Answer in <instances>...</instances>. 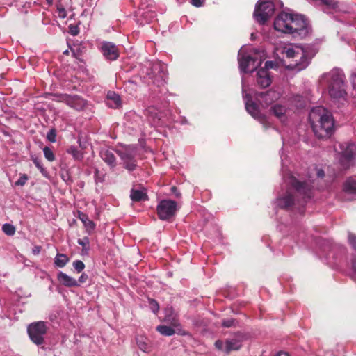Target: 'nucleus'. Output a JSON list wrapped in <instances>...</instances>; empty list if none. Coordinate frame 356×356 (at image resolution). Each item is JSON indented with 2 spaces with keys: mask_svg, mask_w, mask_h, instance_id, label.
Listing matches in <instances>:
<instances>
[{
  "mask_svg": "<svg viewBox=\"0 0 356 356\" xmlns=\"http://www.w3.org/2000/svg\"><path fill=\"white\" fill-rule=\"evenodd\" d=\"M100 156L102 160L106 163L111 168H114L116 166V158L111 150H102L100 152Z\"/></svg>",
  "mask_w": 356,
  "mask_h": 356,
  "instance_id": "obj_27",
  "label": "nucleus"
},
{
  "mask_svg": "<svg viewBox=\"0 0 356 356\" xmlns=\"http://www.w3.org/2000/svg\"><path fill=\"white\" fill-rule=\"evenodd\" d=\"M61 179L67 184L70 185L73 182V179L68 170L61 171L60 173Z\"/></svg>",
  "mask_w": 356,
  "mask_h": 356,
  "instance_id": "obj_36",
  "label": "nucleus"
},
{
  "mask_svg": "<svg viewBox=\"0 0 356 356\" xmlns=\"http://www.w3.org/2000/svg\"><path fill=\"white\" fill-rule=\"evenodd\" d=\"M137 345L138 346V348L144 351V352H147V344L144 341H137Z\"/></svg>",
  "mask_w": 356,
  "mask_h": 356,
  "instance_id": "obj_53",
  "label": "nucleus"
},
{
  "mask_svg": "<svg viewBox=\"0 0 356 356\" xmlns=\"http://www.w3.org/2000/svg\"><path fill=\"white\" fill-rule=\"evenodd\" d=\"M190 3L196 8H200L204 5L205 0H191Z\"/></svg>",
  "mask_w": 356,
  "mask_h": 356,
  "instance_id": "obj_47",
  "label": "nucleus"
},
{
  "mask_svg": "<svg viewBox=\"0 0 356 356\" xmlns=\"http://www.w3.org/2000/svg\"><path fill=\"white\" fill-rule=\"evenodd\" d=\"M234 320L232 318L223 320L222 325L225 327H231L234 325Z\"/></svg>",
  "mask_w": 356,
  "mask_h": 356,
  "instance_id": "obj_48",
  "label": "nucleus"
},
{
  "mask_svg": "<svg viewBox=\"0 0 356 356\" xmlns=\"http://www.w3.org/2000/svg\"><path fill=\"white\" fill-rule=\"evenodd\" d=\"M280 97L281 93L273 88L266 92H257L256 94L257 99L262 106H268L279 99Z\"/></svg>",
  "mask_w": 356,
  "mask_h": 356,
  "instance_id": "obj_14",
  "label": "nucleus"
},
{
  "mask_svg": "<svg viewBox=\"0 0 356 356\" xmlns=\"http://www.w3.org/2000/svg\"><path fill=\"white\" fill-rule=\"evenodd\" d=\"M328 84L330 96L333 99H339L346 95L345 89V74L342 70L338 67L333 68L328 73L322 76Z\"/></svg>",
  "mask_w": 356,
  "mask_h": 356,
  "instance_id": "obj_6",
  "label": "nucleus"
},
{
  "mask_svg": "<svg viewBox=\"0 0 356 356\" xmlns=\"http://www.w3.org/2000/svg\"><path fill=\"white\" fill-rule=\"evenodd\" d=\"M283 6L280 0H259L253 13L254 20L259 24H264L273 16L275 11Z\"/></svg>",
  "mask_w": 356,
  "mask_h": 356,
  "instance_id": "obj_7",
  "label": "nucleus"
},
{
  "mask_svg": "<svg viewBox=\"0 0 356 356\" xmlns=\"http://www.w3.org/2000/svg\"><path fill=\"white\" fill-rule=\"evenodd\" d=\"M309 120L315 136L319 138L330 137L334 132V120L330 111L322 106L312 108Z\"/></svg>",
  "mask_w": 356,
  "mask_h": 356,
  "instance_id": "obj_3",
  "label": "nucleus"
},
{
  "mask_svg": "<svg viewBox=\"0 0 356 356\" xmlns=\"http://www.w3.org/2000/svg\"><path fill=\"white\" fill-rule=\"evenodd\" d=\"M31 160L33 161V163L37 167V168L42 173V175L45 177H49V172L43 167L41 160L39 159L37 156L33 155L31 156Z\"/></svg>",
  "mask_w": 356,
  "mask_h": 356,
  "instance_id": "obj_32",
  "label": "nucleus"
},
{
  "mask_svg": "<svg viewBox=\"0 0 356 356\" xmlns=\"http://www.w3.org/2000/svg\"><path fill=\"white\" fill-rule=\"evenodd\" d=\"M273 26L277 31L291 34L293 38H304L310 31L305 16L292 12L279 13L274 20Z\"/></svg>",
  "mask_w": 356,
  "mask_h": 356,
  "instance_id": "obj_2",
  "label": "nucleus"
},
{
  "mask_svg": "<svg viewBox=\"0 0 356 356\" xmlns=\"http://www.w3.org/2000/svg\"><path fill=\"white\" fill-rule=\"evenodd\" d=\"M89 250H90V247H85V248H82V250H81V254L82 255H88V252H89Z\"/></svg>",
  "mask_w": 356,
  "mask_h": 356,
  "instance_id": "obj_57",
  "label": "nucleus"
},
{
  "mask_svg": "<svg viewBox=\"0 0 356 356\" xmlns=\"http://www.w3.org/2000/svg\"><path fill=\"white\" fill-rule=\"evenodd\" d=\"M28 180V176L26 174H23L20 176L18 180L15 182L16 186H24Z\"/></svg>",
  "mask_w": 356,
  "mask_h": 356,
  "instance_id": "obj_46",
  "label": "nucleus"
},
{
  "mask_svg": "<svg viewBox=\"0 0 356 356\" xmlns=\"http://www.w3.org/2000/svg\"><path fill=\"white\" fill-rule=\"evenodd\" d=\"M242 93L247 112L254 119L262 123L266 128H267L268 126L266 125L265 115L261 113L258 105L252 100L251 95L245 92L243 86V77H242Z\"/></svg>",
  "mask_w": 356,
  "mask_h": 356,
  "instance_id": "obj_12",
  "label": "nucleus"
},
{
  "mask_svg": "<svg viewBox=\"0 0 356 356\" xmlns=\"http://www.w3.org/2000/svg\"><path fill=\"white\" fill-rule=\"evenodd\" d=\"M88 279V275L85 273H83L78 280V283H85Z\"/></svg>",
  "mask_w": 356,
  "mask_h": 356,
  "instance_id": "obj_54",
  "label": "nucleus"
},
{
  "mask_svg": "<svg viewBox=\"0 0 356 356\" xmlns=\"http://www.w3.org/2000/svg\"><path fill=\"white\" fill-rule=\"evenodd\" d=\"M95 179V181L97 182H104L105 180V177L106 175V173L104 170H99L97 168L95 169L94 172Z\"/></svg>",
  "mask_w": 356,
  "mask_h": 356,
  "instance_id": "obj_34",
  "label": "nucleus"
},
{
  "mask_svg": "<svg viewBox=\"0 0 356 356\" xmlns=\"http://www.w3.org/2000/svg\"><path fill=\"white\" fill-rule=\"evenodd\" d=\"M276 356H289V355L286 352L280 351L277 353Z\"/></svg>",
  "mask_w": 356,
  "mask_h": 356,
  "instance_id": "obj_60",
  "label": "nucleus"
},
{
  "mask_svg": "<svg viewBox=\"0 0 356 356\" xmlns=\"http://www.w3.org/2000/svg\"><path fill=\"white\" fill-rule=\"evenodd\" d=\"M77 243L82 248L90 247V239L88 236H85L82 239H78Z\"/></svg>",
  "mask_w": 356,
  "mask_h": 356,
  "instance_id": "obj_45",
  "label": "nucleus"
},
{
  "mask_svg": "<svg viewBox=\"0 0 356 356\" xmlns=\"http://www.w3.org/2000/svg\"><path fill=\"white\" fill-rule=\"evenodd\" d=\"M263 241H265L268 243L267 245L270 248V250L274 252V246H273V241L268 237V236H264L262 238Z\"/></svg>",
  "mask_w": 356,
  "mask_h": 356,
  "instance_id": "obj_52",
  "label": "nucleus"
},
{
  "mask_svg": "<svg viewBox=\"0 0 356 356\" xmlns=\"http://www.w3.org/2000/svg\"><path fill=\"white\" fill-rule=\"evenodd\" d=\"M278 68V64L275 61L267 60L265 63V66L263 69L268 71L270 69L277 70Z\"/></svg>",
  "mask_w": 356,
  "mask_h": 356,
  "instance_id": "obj_43",
  "label": "nucleus"
},
{
  "mask_svg": "<svg viewBox=\"0 0 356 356\" xmlns=\"http://www.w3.org/2000/svg\"><path fill=\"white\" fill-rule=\"evenodd\" d=\"M215 347L218 349V350H225V344L224 343V342L221 340H217L216 342H215Z\"/></svg>",
  "mask_w": 356,
  "mask_h": 356,
  "instance_id": "obj_50",
  "label": "nucleus"
},
{
  "mask_svg": "<svg viewBox=\"0 0 356 356\" xmlns=\"http://www.w3.org/2000/svg\"><path fill=\"white\" fill-rule=\"evenodd\" d=\"M117 154L122 161L134 160L136 156V148L127 147L124 150H118Z\"/></svg>",
  "mask_w": 356,
  "mask_h": 356,
  "instance_id": "obj_26",
  "label": "nucleus"
},
{
  "mask_svg": "<svg viewBox=\"0 0 356 356\" xmlns=\"http://www.w3.org/2000/svg\"><path fill=\"white\" fill-rule=\"evenodd\" d=\"M41 249H42V247L40 246V245H35L33 249H32V253L34 254V255H37L38 254L40 251H41Z\"/></svg>",
  "mask_w": 356,
  "mask_h": 356,
  "instance_id": "obj_55",
  "label": "nucleus"
},
{
  "mask_svg": "<svg viewBox=\"0 0 356 356\" xmlns=\"http://www.w3.org/2000/svg\"><path fill=\"white\" fill-rule=\"evenodd\" d=\"M199 212L200 215L203 218L204 223L209 222L213 218L212 215L207 212L204 209H201Z\"/></svg>",
  "mask_w": 356,
  "mask_h": 356,
  "instance_id": "obj_39",
  "label": "nucleus"
},
{
  "mask_svg": "<svg viewBox=\"0 0 356 356\" xmlns=\"http://www.w3.org/2000/svg\"><path fill=\"white\" fill-rule=\"evenodd\" d=\"M130 198L133 202H139L148 200L146 189L143 188L141 190L132 188L130 191Z\"/></svg>",
  "mask_w": 356,
  "mask_h": 356,
  "instance_id": "obj_25",
  "label": "nucleus"
},
{
  "mask_svg": "<svg viewBox=\"0 0 356 356\" xmlns=\"http://www.w3.org/2000/svg\"><path fill=\"white\" fill-rule=\"evenodd\" d=\"M77 213H78V215L76 217L79 219H80L81 220V222H83V224L86 228V232L89 235L91 234L95 229V226H96L95 223L92 220H90L88 218V216L86 213H85L82 211H78Z\"/></svg>",
  "mask_w": 356,
  "mask_h": 356,
  "instance_id": "obj_23",
  "label": "nucleus"
},
{
  "mask_svg": "<svg viewBox=\"0 0 356 356\" xmlns=\"http://www.w3.org/2000/svg\"><path fill=\"white\" fill-rule=\"evenodd\" d=\"M69 260L66 254L58 253L54 259V264L58 268H63L68 263Z\"/></svg>",
  "mask_w": 356,
  "mask_h": 356,
  "instance_id": "obj_30",
  "label": "nucleus"
},
{
  "mask_svg": "<svg viewBox=\"0 0 356 356\" xmlns=\"http://www.w3.org/2000/svg\"><path fill=\"white\" fill-rule=\"evenodd\" d=\"M48 327L44 321L34 322L29 325L27 332L31 341L37 346L44 344V336L47 334Z\"/></svg>",
  "mask_w": 356,
  "mask_h": 356,
  "instance_id": "obj_11",
  "label": "nucleus"
},
{
  "mask_svg": "<svg viewBox=\"0 0 356 356\" xmlns=\"http://www.w3.org/2000/svg\"><path fill=\"white\" fill-rule=\"evenodd\" d=\"M245 339V335L243 333L238 332L234 338L227 339L225 341L226 353H229L232 350H238L242 346V342Z\"/></svg>",
  "mask_w": 356,
  "mask_h": 356,
  "instance_id": "obj_17",
  "label": "nucleus"
},
{
  "mask_svg": "<svg viewBox=\"0 0 356 356\" xmlns=\"http://www.w3.org/2000/svg\"><path fill=\"white\" fill-rule=\"evenodd\" d=\"M51 95L58 99V101L65 102L67 105L70 106H73L74 102L79 99V97L78 95H70L67 94H60V93H54Z\"/></svg>",
  "mask_w": 356,
  "mask_h": 356,
  "instance_id": "obj_28",
  "label": "nucleus"
},
{
  "mask_svg": "<svg viewBox=\"0 0 356 356\" xmlns=\"http://www.w3.org/2000/svg\"><path fill=\"white\" fill-rule=\"evenodd\" d=\"M72 266L78 273L82 272L85 268V264L81 260L74 261L72 264Z\"/></svg>",
  "mask_w": 356,
  "mask_h": 356,
  "instance_id": "obj_38",
  "label": "nucleus"
},
{
  "mask_svg": "<svg viewBox=\"0 0 356 356\" xmlns=\"http://www.w3.org/2000/svg\"><path fill=\"white\" fill-rule=\"evenodd\" d=\"M280 154L282 177L288 188L275 199L273 204L276 209L284 210L291 216L289 222L281 220L277 225V228L283 234L279 250L282 254L290 256L295 247L306 246L311 238L297 222L300 217L304 216L306 204L314 196V177L323 179L325 172L323 169L315 167L309 172L307 179H298L285 169L286 156L284 155L283 149Z\"/></svg>",
  "mask_w": 356,
  "mask_h": 356,
  "instance_id": "obj_1",
  "label": "nucleus"
},
{
  "mask_svg": "<svg viewBox=\"0 0 356 356\" xmlns=\"http://www.w3.org/2000/svg\"><path fill=\"white\" fill-rule=\"evenodd\" d=\"M238 61L239 70L242 74L254 72L262 63L258 56H251L244 52L242 48L238 51Z\"/></svg>",
  "mask_w": 356,
  "mask_h": 356,
  "instance_id": "obj_9",
  "label": "nucleus"
},
{
  "mask_svg": "<svg viewBox=\"0 0 356 356\" xmlns=\"http://www.w3.org/2000/svg\"><path fill=\"white\" fill-rule=\"evenodd\" d=\"M350 81L353 84V86L354 88L356 87V74H352Z\"/></svg>",
  "mask_w": 356,
  "mask_h": 356,
  "instance_id": "obj_56",
  "label": "nucleus"
},
{
  "mask_svg": "<svg viewBox=\"0 0 356 356\" xmlns=\"http://www.w3.org/2000/svg\"><path fill=\"white\" fill-rule=\"evenodd\" d=\"M76 224V220L75 219H73L72 221L70 223V226H73Z\"/></svg>",
  "mask_w": 356,
  "mask_h": 356,
  "instance_id": "obj_64",
  "label": "nucleus"
},
{
  "mask_svg": "<svg viewBox=\"0 0 356 356\" xmlns=\"http://www.w3.org/2000/svg\"><path fill=\"white\" fill-rule=\"evenodd\" d=\"M351 268L353 270V277L356 280V257L351 260Z\"/></svg>",
  "mask_w": 356,
  "mask_h": 356,
  "instance_id": "obj_49",
  "label": "nucleus"
},
{
  "mask_svg": "<svg viewBox=\"0 0 356 356\" xmlns=\"http://www.w3.org/2000/svg\"><path fill=\"white\" fill-rule=\"evenodd\" d=\"M164 318L163 321L169 323L173 327L178 326V318L177 314L174 312L172 307H168L164 310Z\"/></svg>",
  "mask_w": 356,
  "mask_h": 356,
  "instance_id": "obj_24",
  "label": "nucleus"
},
{
  "mask_svg": "<svg viewBox=\"0 0 356 356\" xmlns=\"http://www.w3.org/2000/svg\"><path fill=\"white\" fill-rule=\"evenodd\" d=\"M100 50L104 57L107 60H116L120 56L118 47L111 42H102L101 43Z\"/></svg>",
  "mask_w": 356,
  "mask_h": 356,
  "instance_id": "obj_15",
  "label": "nucleus"
},
{
  "mask_svg": "<svg viewBox=\"0 0 356 356\" xmlns=\"http://www.w3.org/2000/svg\"><path fill=\"white\" fill-rule=\"evenodd\" d=\"M177 209V202L170 199L159 201L156 207V213L161 220L170 221L175 218Z\"/></svg>",
  "mask_w": 356,
  "mask_h": 356,
  "instance_id": "obj_10",
  "label": "nucleus"
},
{
  "mask_svg": "<svg viewBox=\"0 0 356 356\" xmlns=\"http://www.w3.org/2000/svg\"><path fill=\"white\" fill-rule=\"evenodd\" d=\"M175 327L171 325L170 326L159 325L156 327V330L163 336L170 337L175 334Z\"/></svg>",
  "mask_w": 356,
  "mask_h": 356,
  "instance_id": "obj_29",
  "label": "nucleus"
},
{
  "mask_svg": "<svg viewBox=\"0 0 356 356\" xmlns=\"http://www.w3.org/2000/svg\"><path fill=\"white\" fill-rule=\"evenodd\" d=\"M106 104L112 108H120L122 103L120 95L114 91H108L106 95Z\"/></svg>",
  "mask_w": 356,
  "mask_h": 356,
  "instance_id": "obj_20",
  "label": "nucleus"
},
{
  "mask_svg": "<svg viewBox=\"0 0 356 356\" xmlns=\"http://www.w3.org/2000/svg\"><path fill=\"white\" fill-rule=\"evenodd\" d=\"M339 162L344 168H348L355 164L356 159V145L352 142L339 143L335 146Z\"/></svg>",
  "mask_w": 356,
  "mask_h": 356,
  "instance_id": "obj_8",
  "label": "nucleus"
},
{
  "mask_svg": "<svg viewBox=\"0 0 356 356\" xmlns=\"http://www.w3.org/2000/svg\"><path fill=\"white\" fill-rule=\"evenodd\" d=\"M68 29L69 33L73 36H76L79 33V28L78 25L70 24L68 26Z\"/></svg>",
  "mask_w": 356,
  "mask_h": 356,
  "instance_id": "obj_44",
  "label": "nucleus"
},
{
  "mask_svg": "<svg viewBox=\"0 0 356 356\" xmlns=\"http://www.w3.org/2000/svg\"><path fill=\"white\" fill-rule=\"evenodd\" d=\"M348 241L352 248L356 251V236L350 235L348 237Z\"/></svg>",
  "mask_w": 356,
  "mask_h": 356,
  "instance_id": "obj_51",
  "label": "nucleus"
},
{
  "mask_svg": "<svg viewBox=\"0 0 356 356\" xmlns=\"http://www.w3.org/2000/svg\"><path fill=\"white\" fill-rule=\"evenodd\" d=\"M343 191L351 195L350 200L356 198V177H350L343 183Z\"/></svg>",
  "mask_w": 356,
  "mask_h": 356,
  "instance_id": "obj_19",
  "label": "nucleus"
},
{
  "mask_svg": "<svg viewBox=\"0 0 356 356\" xmlns=\"http://www.w3.org/2000/svg\"><path fill=\"white\" fill-rule=\"evenodd\" d=\"M187 123H188V121L185 117L179 116V124H186Z\"/></svg>",
  "mask_w": 356,
  "mask_h": 356,
  "instance_id": "obj_59",
  "label": "nucleus"
},
{
  "mask_svg": "<svg viewBox=\"0 0 356 356\" xmlns=\"http://www.w3.org/2000/svg\"><path fill=\"white\" fill-rule=\"evenodd\" d=\"M56 8L58 11V16L61 19H64L67 17V12L64 6L61 3L56 4Z\"/></svg>",
  "mask_w": 356,
  "mask_h": 356,
  "instance_id": "obj_42",
  "label": "nucleus"
},
{
  "mask_svg": "<svg viewBox=\"0 0 356 356\" xmlns=\"http://www.w3.org/2000/svg\"><path fill=\"white\" fill-rule=\"evenodd\" d=\"M286 111L287 108L285 106L280 104H275L270 107V113L281 122H284L286 119Z\"/></svg>",
  "mask_w": 356,
  "mask_h": 356,
  "instance_id": "obj_21",
  "label": "nucleus"
},
{
  "mask_svg": "<svg viewBox=\"0 0 356 356\" xmlns=\"http://www.w3.org/2000/svg\"><path fill=\"white\" fill-rule=\"evenodd\" d=\"M43 346H41V349L42 350H51V348L49 347H47L46 346H44V344H42Z\"/></svg>",
  "mask_w": 356,
  "mask_h": 356,
  "instance_id": "obj_61",
  "label": "nucleus"
},
{
  "mask_svg": "<svg viewBox=\"0 0 356 356\" xmlns=\"http://www.w3.org/2000/svg\"><path fill=\"white\" fill-rule=\"evenodd\" d=\"M43 152L44 157L49 161H54L55 160V155L51 150V149L49 147H45L43 148Z\"/></svg>",
  "mask_w": 356,
  "mask_h": 356,
  "instance_id": "obj_37",
  "label": "nucleus"
},
{
  "mask_svg": "<svg viewBox=\"0 0 356 356\" xmlns=\"http://www.w3.org/2000/svg\"><path fill=\"white\" fill-rule=\"evenodd\" d=\"M156 17V13H155L154 12H151V13H149V18H150V19H152V18H154V17Z\"/></svg>",
  "mask_w": 356,
  "mask_h": 356,
  "instance_id": "obj_63",
  "label": "nucleus"
},
{
  "mask_svg": "<svg viewBox=\"0 0 356 356\" xmlns=\"http://www.w3.org/2000/svg\"><path fill=\"white\" fill-rule=\"evenodd\" d=\"M149 303L152 312L156 314L159 310V305L157 301L153 298H149Z\"/></svg>",
  "mask_w": 356,
  "mask_h": 356,
  "instance_id": "obj_41",
  "label": "nucleus"
},
{
  "mask_svg": "<svg viewBox=\"0 0 356 356\" xmlns=\"http://www.w3.org/2000/svg\"><path fill=\"white\" fill-rule=\"evenodd\" d=\"M123 167L130 172L135 170L137 168L136 159L131 161H123Z\"/></svg>",
  "mask_w": 356,
  "mask_h": 356,
  "instance_id": "obj_35",
  "label": "nucleus"
},
{
  "mask_svg": "<svg viewBox=\"0 0 356 356\" xmlns=\"http://www.w3.org/2000/svg\"><path fill=\"white\" fill-rule=\"evenodd\" d=\"M66 152L71 154L74 160L81 161L83 159V153L79 150L78 148L75 146L71 145L70 146Z\"/></svg>",
  "mask_w": 356,
  "mask_h": 356,
  "instance_id": "obj_31",
  "label": "nucleus"
},
{
  "mask_svg": "<svg viewBox=\"0 0 356 356\" xmlns=\"http://www.w3.org/2000/svg\"><path fill=\"white\" fill-rule=\"evenodd\" d=\"M319 256L324 257L329 265L338 267L341 264L346 263L347 249L343 245L326 241H323Z\"/></svg>",
  "mask_w": 356,
  "mask_h": 356,
  "instance_id": "obj_5",
  "label": "nucleus"
},
{
  "mask_svg": "<svg viewBox=\"0 0 356 356\" xmlns=\"http://www.w3.org/2000/svg\"><path fill=\"white\" fill-rule=\"evenodd\" d=\"M145 115L152 126H159L161 124L163 113L155 106H149L145 111Z\"/></svg>",
  "mask_w": 356,
  "mask_h": 356,
  "instance_id": "obj_16",
  "label": "nucleus"
},
{
  "mask_svg": "<svg viewBox=\"0 0 356 356\" xmlns=\"http://www.w3.org/2000/svg\"><path fill=\"white\" fill-rule=\"evenodd\" d=\"M56 129L51 128L47 134V139L51 143H55L56 139Z\"/></svg>",
  "mask_w": 356,
  "mask_h": 356,
  "instance_id": "obj_40",
  "label": "nucleus"
},
{
  "mask_svg": "<svg viewBox=\"0 0 356 356\" xmlns=\"http://www.w3.org/2000/svg\"><path fill=\"white\" fill-rule=\"evenodd\" d=\"M147 74L152 79V83L158 87L163 86L165 83L167 75L164 65L161 63L154 64Z\"/></svg>",
  "mask_w": 356,
  "mask_h": 356,
  "instance_id": "obj_13",
  "label": "nucleus"
},
{
  "mask_svg": "<svg viewBox=\"0 0 356 356\" xmlns=\"http://www.w3.org/2000/svg\"><path fill=\"white\" fill-rule=\"evenodd\" d=\"M71 51H72L73 57L79 59L80 61H83L82 60L79 59V57H78L79 51H80L79 49L77 51H75L74 49H71Z\"/></svg>",
  "mask_w": 356,
  "mask_h": 356,
  "instance_id": "obj_58",
  "label": "nucleus"
},
{
  "mask_svg": "<svg viewBox=\"0 0 356 356\" xmlns=\"http://www.w3.org/2000/svg\"><path fill=\"white\" fill-rule=\"evenodd\" d=\"M171 191L175 194V195L177 197L178 196V194L175 193L176 191H177V187L176 186H172L171 188Z\"/></svg>",
  "mask_w": 356,
  "mask_h": 356,
  "instance_id": "obj_62",
  "label": "nucleus"
},
{
  "mask_svg": "<svg viewBox=\"0 0 356 356\" xmlns=\"http://www.w3.org/2000/svg\"><path fill=\"white\" fill-rule=\"evenodd\" d=\"M275 54L285 55L286 58L293 59V63H291L288 67L297 72L305 70L311 60V58L307 55L302 48L293 47L291 44H280L275 48Z\"/></svg>",
  "mask_w": 356,
  "mask_h": 356,
  "instance_id": "obj_4",
  "label": "nucleus"
},
{
  "mask_svg": "<svg viewBox=\"0 0 356 356\" xmlns=\"http://www.w3.org/2000/svg\"><path fill=\"white\" fill-rule=\"evenodd\" d=\"M57 279L62 285L66 287H77L80 286L77 280L62 271L58 273Z\"/></svg>",
  "mask_w": 356,
  "mask_h": 356,
  "instance_id": "obj_22",
  "label": "nucleus"
},
{
  "mask_svg": "<svg viewBox=\"0 0 356 356\" xmlns=\"http://www.w3.org/2000/svg\"><path fill=\"white\" fill-rule=\"evenodd\" d=\"M2 230L6 235L13 236L15 233L16 229L12 224L5 223L2 226Z\"/></svg>",
  "mask_w": 356,
  "mask_h": 356,
  "instance_id": "obj_33",
  "label": "nucleus"
},
{
  "mask_svg": "<svg viewBox=\"0 0 356 356\" xmlns=\"http://www.w3.org/2000/svg\"><path fill=\"white\" fill-rule=\"evenodd\" d=\"M256 81L257 85L262 88L268 87L272 83L270 72L265 69L258 70L257 72Z\"/></svg>",
  "mask_w": 356,
  "mask_h": 356,
  "instance_id": "obj_18",
  "label": "nucleus"
}]
</instances>
